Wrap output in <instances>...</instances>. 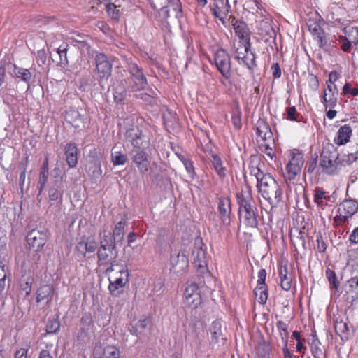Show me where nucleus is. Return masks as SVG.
<instances>
[{"instance_id": "obj_7", "label": "nucleus", "mask_w": 358, "mask_h": 358, "mask_svg": "<svg viewBox=\"0 0 358 358\" xmlns=\"http://www.w3.org/2000/svg\"><path fill=\"white\" fill-rule=\"evenodd\" d=\"M338 165L345 166L344 160L338 157V154L334 157L332 152L327 148H323L320 153V167L322 172L329 175H334L337 173V166Z\"/></svg>"}, {"instance_id": "obj_30", "label": "nucleus", "mask_w": 358, "mask_h": 358, "mask_svg": "<svg viewBox=\"0 0 358 358\" xmlns=\"http://www.w3.org/2000/svg\"><path fill=\"white\" fill-rule=\"evenodd\" d=\"M31 152L29 149H27L23 154V156L19 162L17 172L19 173V179H25L26 173L28 165L29 164V157Z\"/></svg>"}, {"instance_id": "obj_9", "label": "nucleus", "mask_w": 358, "mask_h": 358, "mask_svg": "<svg viewBox=\"0 0 358 358\" xmlns=\"http://www.w3.org/2000/svg\"><path fill=\"white\" fill-rule=\"evenodd\" d=\"M214 62L217 69L226 79L231 78V57L225 49L220 48L214 54Z\"/></svg>"}, {"instance_id": "obj_4", "label": "nucleus", "mask_w": 358, "mask_h": 358, "mask_svg": "<svg viewBox=\"0 0 358 358\" xmlns=\"http://www.w3.org/2000/svg\"><path fill=\"white\" fill-rule=\"evenodd\" d=\"M129 76L127 78L128 87L132 92H139L147 89L148 82L144 70L133 59L127 62Z\"/></svg>"}, {"instance_id": "obj_17", "label": "nucleus", "mask_w": 358, "mask_h": 358, "mask_svg": "<svg viewBox=\"0 0 358 358\" xmlns=\"http://www.w3.org/2000/svg\"><path fill=\"white\" fill-rule=\"evenodd\" d=\"M110 159L114 166L124 165L129 159L124 152V148L119 143H115L111 148Z\"/></svg>"}, {"instance_id": "obj_31", "label": "nucleus", "mask_w": 358, "mask_h": 358, "mask_svg": "<svg viewBox=\"0 0 358 358\" xmlns=\"http://www.w3.org/2000/svg\"><path fill=\"white\" fill-rule=\"evenodd\" d=\"M310 350L314 358H327L325 348L317 338H313L310 344Z\"/></svg>"}, {"instance_id": "obj_41", "label": "nucleus", "mask_w": 358, "mask_h": 358, "mask_svg": "<svg viewBox=\"0 0 358 358\" xmlns=\"http://www.w3.org/2000/svg\"><path fill=\"white\" fill-rule=\"evenodd\" d=\"M167 6L171 7L176 12V17L178 19L183 16V10L180 0H167Z\"/></svg>"}, {"instance_id": "obj_22", "label": "nucleus", "mask_w": 358, "mask_h": 358, "mask_svg": "<svg viewBox=\"0 0 358 358\" xmlns=\"http://www.w3.org/2000/svg\"><path fill=\"white\" fill-rule=\"evenodd\" d=\"M218 211L224 224L230 223L229 215L231 212V201L229 198H220L218 203Z\"/></svg>"}, {"instance_id": "obj_62", "label": "nucleus", "mask_w": 358, "mask_h": 358, "mask_svg": "<svg viewBox=\"0 0 358 358\" xmlns=\"http://www.w3.org/2000/svg\"><path fill=\"white\" fill-rule=\"evenodd\" d=\"M349 218L350 217L345 214H339L336 215L334 217V224L336 227L342 223L348 222Z\"/></svg>"}, {"instance_id": "obj_20", "label": "nucleus", "mask_w": 358, "mask_h": 358, "mask_svg": "<svg viewBox=\"0 0 358 358\" xmlns=\"http://www.w3.org/2000/svg\"><path fill=\"white\" fill-rule=\"evenodd\" d=\"M36 72L35 68L24 69L13 64V73L19 80L26 83L29 87Z\"/></svg>"}, {"instance_id": "obj_56", "label": "nucleus", "mask_w": 358, "mask_h": 358, "mask_svg": "<svg viewBox=\"0 0 358 358\" xmlns=\"http://www.w3.org/2000/svg\"><path fill=\"white\" fill-rule=\"evenodd\" d=\"M350 293H354L358 296V277H352L348 280Z\"/></svg>"}, {"instance_id": "obj_44", "label": "nucleus", "mask_w": 358, "mask_h": 358, "mask_svg": "<svg viewBox=\"0 0 358 358\" xmlns=\"http://www.w3.org/2000/svg\"><path fill=\"white\" fill-rule=\"evenodd\" d=\"M60 328V322L58 317L52 318L48 320L46 324V331L48 334H55Z\"/></svg>"}, {"instance_id": "obj_57", "label": "nucleus", "mask_w": 358, "mask_h": 358, "mask_svg": "<svg viewBox=\"0 0 358 358\" xmlns=\"http://www.w3.org/2000/svg\"><path fill=\"white\" fill-rule=\"evenodd\" d=\"M36 57V62L39 66H42L45 64L47 60V54L43 48L37 51Z\"/></svg>"}, {"instance_id": "obj_18", "label": "nucleus", "mask_w": 358, "mask_h": 358, "mask_svg": "<svg viewBox=\"0 0 358 358\" xmlns=\"http://www.w3.org/2000/svg\"><path fill=\"white\" fill-rule=\"evenodd\" d=\"M66 162L70 168H75L78 164V149L75 142L67 143L64 148Z\"/></svg>"}, {"instance_id": "obj_54", "label": "nucleus", "mask_w": 358, "mask_h": 358, "mask_svg": "<svg viewBox=\"0 0 358 358\" xmlns=\"http://www.w3.org/2000/svg\"><path fill=\"white\" fill-rule=\"evenodd\" d=\"M194 294H200L199 292V286L196 282H191L188 283L187 287L185 289V296H192Z\"/></svg>"}, {"instance_id": "obj_58", "label": "nucleus", "mask_w": 358, "mask_h": 358, "mask_svg": "<svg viewBox=\"0 0 358 358\" xmlns=\"http://www.w3.org/2000/svg\"><path fill=\"white\" fill-rule=\"evenodd\" d=\"M257 301L260 304H265L268 299L267 287L262 288L258 290Z\"/></svg>"}, {"instance_id": "obj_60", "label": "nucleus", "mask_w": 358, "mask_h": 358, "mask_svg": "<svg viewBox=\"0 0 358 358\" xmlns=\"http://www.w3.org/2000/svg\"><path fill=\"white\" fill-rule=\"evenodd\" d=\"M316 241L317 242V249L320 252H324L327 249V244L323 239L320 232L316 235Z\"/></svg>"}, {"instance_id": "obj_48", "label": "nucleus", "mask_w": 358, "mask_h": 358, "mask_svg": "<svg viewBox=\"0 0 358 358\" xmlns=\"http://www.w3.org/2000/svg\"><path fill=\"white\" fill-rule=\"evenodd\" d=\"M185 303L192 308H197L201 303V296L200 294H194L192 296L185 297Z\"/></svg>"}, {"instance_id": "obj_53", "label": "nucleus", "mask_w": 358, "mask_h": 358, "mask_svg": "<svg viewBox=\"0 0 358 358\" xmlns=\"http://www.w3.org/2000/svg\"><path fill=\"white\" fill-rule=\"evenodd\" d=\"M231 121L236 129L239 130L242 127L241 112L238 108L232 112Z\"/></svg>"}, {"instance_id": "obj_8", "label": "nucleus", "mask_w": 358, "mask_h": 358, "mask_svg": "<svg viewBox=\"0 0 358 358\" xmlns=\"http://www.w3.org/2000/svg\"><path fill=\"white\" fill-rule=\"evenodd\" d=\"M94 60L98 81L99 84H101V83L107 81L111 76L113 65L107 55L103 52H96Z\"/></svg>"}, {"instance_id": "obj_59", "label": "nucleus", "mask_w": 358, "mask_h": 358, "mask_svg": "<svg viewBox=\"0 0 358 358\" xmlns=\"http://www.w3.org/2000/svg\"><path fill=\"white\" fill-rule=\"evenodd\" d=\"M88 158L90 159L88 162L101 163L99 153L96 148H93L90 150Z\"/></svg>"}, {"instance_id": "obj_13", "label": "nucleus", "mask_w": 358, "mask_h": 358, "mask_svg": "<svg viewBox=\"0 0 358 358\" xmlns=\"http://www.w3.org/2000/svg\"><path fill=\"white\" fill-rule=\"evenodd\" d=\"M171 270L174 273H180L185 272L189 266V260L185 251L174 250L170 257Z\"/></svg>"}, {"instance_id": "obj_51", "label": "nucleus", "mask_w": 358, "mask_h": 358, "mask_svg": "<svg viewBox=\"0 0 358 358\" xmlns=\"http://www.w3.org/2000/svg\"><path fill=\"white\" fill-rule=\"evenodd\" d=\"M117 6L115 3H106V12L112 19L118 20L120 18V10L117 8Z\"/></svg>"}, {"instance_id": "obj_49", "label": "nucleus", "mask_w": 358, "mask_h": 358, "mask_svg": "<svg viewBox=\"0 0 358 358\" xmlns=\"http://www.w3.org/2000/svg\"><path fill=\"white\" fill-rule=\"evenodd\" d=\"M250 169L251 175L254 176L256 179H266V177L269 179H274L271 173H264L258 166H251Z\"/></svg>"}, {"instance_id": "obj_5", "label": "nucleus", "mask_w": 358, "mask_h": 358, "mask_svg": "<svg viewBox=\"0 0 358 358\" xmlns=\"http://www.w3.org/2000/svg\"><path fill=\"white\" fill-rule=\"evenodd\" d=\"M257 187L264 199L272 206H275L281 200L282 189L277 180H257Z\"/></svg>"}, {"instance_id": "obj_52", "label": "nucleus", "mask_w": 358, "mask_h": 358, "mask_svg": "<svg viewBox=\"0 0 358 358\" xmlns=\"http://www.w3.org/2000/svg\"><path fill=\"white\" fill-rule=\"evenodd\" d=\"M326 276L329 282L330 285L332 286L335 289H338L340 283L337 279L336 273L333 270L327 268L326 270Z\"/></svg>"}, {"instance_id": "obj_38", "label": "nucleus", "mask_w": 358, "mask_h": 358, "mask_svg": "<svg viewBox=\"0 0 358 358\" xmlns=\"http://www.w3.org/2000/svg\"><path fill=\"white\" fill-rule=\"evenodd\" d=\"M317 159L318 155L315 152L311 155L310 159L307 162L305 166V171L309 173H313L315 171H316V173H319V170L320 167H317Z\"/></svg>"}, {"instance_id": "obj_6", "label": "nucleus", "mask_w": 358, "mask_h": 358, "mask_svg": "<svg viewBox=\"0 0 358 358\" xmlns=\"http://www.w3.org/2000/svg\"><path fill=\"white\" fill-rule=\"evenodd\" d=\"M303 164V152L299 149L291 150L289 159L285 167V172L281 169L284 179H294L301 173Z\"/></svg>"}, {"instance_id": "obj_46", "label": "nucleus", "mask_w": 358, "mask_h": 358, "mask_svg": "<svg viewBox=\"0 0 358 358\" xmlns=\"http://www.w3.org/2000/svg\"><path fill=\"white\" fill-rule=\"evenodd\" d=\"M287 267H285V273L282 270L279 273L281 279V287L285 291L289 290L292 287V279L287 276Z\"/></svg>"}, {"instance_id": "obj_34", "label": "nucleus", "mask_w": 358, "mask_h": 358, "mask_svg": "<svg viewBox=\"0 0 358 358\" xmlns=\"http://www.w3.org/2000/svg\"><path fill=\"white\" fill-rule=\"evenodd\" d=\"M150 94L148 93H140L134 94V97L142 100L144 103L149 106H153L156 103V99L157 94L152 88L148 89Z\"/></svg>"}, {"instance_id": "obj_32", "label": "nucleus", "mask_w": 358, "mask_h": 358, "mask_svg": "<svg viewBox=\"0 0 358 358\" xmlns=\"http://www.w3.org/2000/svg\"><path fill=\"white\" fill-rule=\"evenodd\" d=\"M209 155L212 157V163L213 167L220 178H224L226 176V168L223 166V162L221 158L215 153H214L212 150H210Z\"/></svg>"}, {"instance_id": "obj_12", "label": "nucleus", "mask_w": 358, "mask_h": 358, "mask_svg": "<svg viewBox=\"0 0 358 358\" xmlns=\"http://www.w3.org/2000/svg\"><path fill=\"white\" fill-rule=\"evenodd\" d=\"M48 230L45 229H34L27 235V241L30 248L35 251L41 250L46 243Z\"/></svg>"}, {"instance_id": "obj_21", "label": "nucleus", "mask_w": 358, "mask_h": 358, "mask_svg": "<svg viewBox=\"0 0 358 358\" xmlns=\"http://www.w3.org/2000/svg\"><path fill=\"white\" fill-rule=\"evenodd\" d=\"M110 284L108 286L110 294L115 297L120 296L124 292V287L126 285L127 278L124 274L121 278H109Z\"/></svg>"}, {"instance_id": "obj_35", "label": "nucleus", "mask_w": 358, "mask_h": 358, "mask_svg": "<svg viewBox=\"0 0 358 358\" xmlns=\"http://www.w3.org/2000/svg\"><path fill=\"white\" fill-rule=\"evenodd\" d=\"M69 45L62 43L57 49V52L59 57V64L62 68H66L68 66L69 61L67 58V51Z\"/></svg>"}, {"instance_id": "obj_3", "label": "nucleus", "mask_w": 358, "mask_h": 358, "mask_svg": "<svg viewBox=\"0 0 358 358\" xmlns=\"http://www.w3.org/2000/svg\"><path fill=\"white\" fill-rule=\"evenodd\" d=\"M126 120L128 122H127V125L125 127V131L124 132L125 142L130 143L133 148L148 147L150 140L148 139L142 129L138 125V118L131 117L126 118Z\"/></svg>"}, {"instance_id": "obj_1", "label": "nucleus", "mask_w": 358, "mask_h": 358, "mask_svg": "<svg viewBox=\"0 0 358 358\" xmlns=\"http://www.w3.org/2000/svg\"><path fill=\"white\" fill-rule=\"evenodd\" d=\"M238 205V218L240 222L249 227L256 228L259 225V214L256 202L250 191L243 189L236 195Z\"/></svg>"}, {"instance_id": "obj_14", "label": "nucleus", "mask_w": 358, "mask_h": 358, "mask_svg": "<svg viewBox=\"0 0 358 358\" xmlns=\"http://www.w3.org/2000/svg\"><path fill=\"white\" fill-rule=\"evenodd\" d=\"M225 328L222 327V322L219 320L213 321L210 327V345L220 346L224 344L226 338L224 334Z\"/></svg>"}, {"instance_id": "obj_45", "label": "nucleus", "mask_w": 358, "mask_h": 358, "mask_svg": "<svg viewBox=\"0 0 358 358\" xmlns=\"http://www.w3.org/2000/svg\"><path fill=\"white\" fill-rule=\"evenodd\" d=\"M276 327L280 332L282 343H287V338L289 336L287 324L285 322L279 320L276 323Z\"/></svg>"}, {"instance_id": "obj_15", "label": "nucleus", "mask_w": 358, "mask_h": 358, "mask_svg": "<svg viewBox=\"0 0 358 358\" xmlns=\"http://www.w3.org/2000/svg\"><path fill=\"white\" fill-rule=\"evenodd\" d=\"M129 89L127 80H121L117 82V85L113 86V96L114 102L117 107L123 108Z\"/></svg>"}, {"instance_id": "obj_19", "label": "nucleus", "mask_w": 358, "mask_h": 358, "mask_svg": "<svg viewBox=\"0 0 358 358\" xmlns=\"http://www.w3.org/2000/svg\"><path fill=\"white\" fill-rule=\"evenodd\" d=\"M250 55L251 58H249L248 54L241 56L238 54L235 56L234 59L238 62L240 64H243L249 71L250 74L252 76L255 73V69L257 67V55L255 52H250Z\"/></svg>"}, {"instance_id": "obj_33", "label": "nucleus", "mask_w": 358, "mask_h": 358, "mask_svg": "<svg viewBox=\"0 0 358 358\" xmlns=\"http://www.w3.org/2000/svg\"><path fill=\"white\" fill-rule=\"evenodd\" d=\"M85 171L91 179L99 178L102 175L101 163L87 162L85 166Z\"/></svg>"}, {"instance_id": "obj_55", "label": "nucleus", "mask_w": 358, "mask_h": 358, "mask_svg": "<svg viewBox=\"0 0 358 358\" xmlns=\"http://www.w3.org/2000/svg\"><path fill=\"white\" fill-rule=\"evenodd\" d=\"M314 39L317 41V45L320 48L323 49L324 51H327L325 49V46L327 44V39L324 31H322L321 33H319V34L315 36L314 37Z\"/></svg>"}, {"instance_id": "obj_61", "label": "nucleus", "mask_w": 358, "mask_h": 358, "mask_svg": "<svg viewBox=\"0 0 358 358\" xmlns=\"http://www.w3.org/2000/svg\"><path fill=\"white\" fill-rule=\"evenodd\" d=\"M182 162L183 163L187 171L190 174V177L194 178L195 173L193 162L187 158L185 159Z\"/></svg>"}, {"instance_id": "obj_64", "label": "nucleus", "mask_w": 358, "mask_h": 358, "mask_svg": "<svg viewBox=\"0 0 358 358\" xmlns=\"http://www.w3.org/2000/svg\"><path fill=\"white\" fill-rule=\"evenodd\" d=\"M272 76L274 79L280 78L282 75L281 69L278 63H274L271 65Z\"/></svg>"}, {"instance_id": "obj_29", "label": "nucleus", "mask_w": 358, "mask_h": 358, "mask_svg": "<svg viewBox=\"0 0 358 358\" xmlns=\"http://www.w3.org/2000/svg\"><path fill=\"white\" fill-rule=\"evenodd\" d=\"M96 80L94 76L88 75L83 76L79 80V90L83 92H89L96 87Z\"/></svg>"}, {"instance_id": "obj_16", "label": "nucleus", "mask_w": 358, "mask_h": 358, "mask_svg": "<svg viewBox=\"0 0 358 358\" xmlns=\"http://www.w3.org/2000/svg\"><path fill=\"white\" fill-rule=\"evenodd\" d=\"M64 119L66 122L71 124L76 129L85 127L86 123L85 115L81 114L75 108H70L65 112Z\"/></svg>"}, {"instance_id": "obj_24", "label": "nucleus", "mask_w": 358, "mask_h": 358, "mask_svg": "<svg viewBox=\"0 0 358 358\" xmlns=\"http://www.w3.org/2000/svg\"><path fill=\"white\" fill-rule=\"evenodd\" d=\"M352 135V130L349 124L341 126L334 138V143L338 145H343L348 143Z\"/></svg>"}, {"instance_id": "obj_11", "label": "nucleus", "mask_w": 358, "mask_h": 358, "mask_svg": "<svg viewBox=\"0 0 358 358\" xmlns=\"http://www.w3.org/2000/svg\"><path fill=\"white\" fill-rule=\"evenodd\" d=\"M120 220L117 222L113 229V233L104 231L102 236H108L112 241L117 245H122L124 241L125 234V227L127 226V215H120Z\"/></svg>"}, {"instance_id": "obj_23", "label": "nucleus", "mask_w": 358, "mask_h": 358, "mask_svg": "<svg viewBox=\"0 0 358 358\" xmlns=\"http://www.w3.org/2000/svg\"><path fill=\"white\" fill-rule=\"evenodd\" d=\"M194 264L198 267L200 273H204L207 268V260L205 250L201 248H196L192 251Z\"/></svg>"}, {"instance_id": "obj_42", "label": "nucleus", "mask_w": 358, "mask_h": 358, "mask_svg": "<svg viewBox=\"0 0 358 358\" xmlns=\"http://www.w3.org/2000/svg\"><path fill=\"white\" fill-rule=\"evenodd\" d=\"M103 358H120V350L114 345H108L103 350Z\"/></svg>"}, {"instance_id": "obj_2", "label": "nucleus", "mask_w": 358, "mask_h": 358, "mask_svg": "<svg viewBox=\"0 0 358 358\" xmlns=\"http://www.w3.org/2000/svg\"><path fill=\"white\" fill-rule=\"evenodd\" d=\"M117 244L114 243L110 237L100 234L99 247L97 250V265L99 267L110 266L106 271V274H110L115 271L117 266L116 258L118 255Z\"/></svg>"}, {"instance_id": "obj_47", "label": "nucleus", "mask_w": 358, "mask_h": 358, "mask_svg": "<svg viewBox=\"0 0 358 358\" xmlns=\"http://www.w3.org/2000/svg\"><path fill=\"white\" fill-rule=\"evenodd\" d=\"M33 281L34 278L31 276L21 280L20 290L22 292L24 293L25 296H27L30 294L31 292V285Z\"/></svg>"}, {"instance_id": "obj_25", "label": "nucleus", "mask_w": 358, "mask_h": 358, "mask_svg": "<svg viewBox=\"0 0 358 358\" xmlns=\"http://www.w3.org/2000/svg\"><path fill=\"white\" fill-rule=\"evenodd\" d=\"M358 210V202L353 199H345L339 204L338 213L345 214L350 217Z\"/></svg>"}, {"instance_id": "obj_10", "label": "nucleus", "mask_w": 358, "mask_h": 358, "mask_svg": "<svg viewBox=\"0 0 358 358\" xmlns=\"http://www.w3.org/2000/svg\"><path fill=\"white\" fill-rule=\"evenodd\" d=\"M148 148H133L129 153L132 163L135 164L140 173L143 174L147 173L150 167L148 155L145 151V149Z\"/></svg>"}, {"instance_id": "obj_43", "label": "nucleus", "mask_w": 358, "mask_h": 358, "mask_svg": "<svg viewBox=\"0 0 358 358\" xmlns=\"http://www.w3.org/2000/svg\"><path fill=\"white\" fill-rule=\"evenodd\" d=\"M308 31L313 35L315 37L319 33L324 31L320 26V24L315 20L309 19L306 22Z\"/></svg>"}, {"instance_id": "obj_50", "label": "nucleus", "mask_w": 358, "mask_h": 358, "mask_svg": "<svg viewBox=\"0 0 358 358\" xmlns=\"http://www.w3.org/2000/svg\"><path fill=\"white\" fill-rule=\"evenodd\" d=\"M266 277V272L265 269H261L258 273V280H257V286L254 290V293L255 296L258 295V290L266 287L265 283V280Z\"/></svg>"}, {"instance_id": "obj_28", "label": "nucleus", "mask_w": 358, "mask_h": 358, "mask_svg": "<svg viewBox=\"0 0 358 358\" xmlns=\"http://www.w3.org/2000/svg\"><path fill=\"white\" fill-rule=\"evenodd\" d=\"M231 23L234 27V32L240 40L250 36V31L246 22L234 18Z\"/></svg>"}, {"instance_id": "obj_37", "label": "nucleus", "mask_w": 358, "mask_h": 358, "mask_svg": "<svg viewBox=\"0 0 358 358\" xmlns=\"http://www.w3.org/2000/svg\"><path fill=\"white\" fill-rule=\"evenodd\" d=\"M52 287L50 285L41 286L38 289L36 292V302L39 303L40 301L49 297L52 294Z\"/></svg>"}, {"instance_id": "obj_40", "label": "nucleus", "mask_w": 358, "mask_h": 358, "mask_svg": "<svg viewBox=\"0 0 358 358\" xmlns=\"http://www.w3.org/2000/svg\"><path fill=\"white\" fill-rule=\"evenodd\" d=\"M111 275L112 278H122L124 274L127 278V282L129 281V271L128 268L126 265L120 264L117 263V266H115V271Z\"/></svg>"}, {"instance_id": "obj_26", "label": "nucleus", "mask_w": 358, "mask_h": 358, "mask_svg": "<svg viewBox=\"0 0 358 358\" xmlns=\"http://www.w3.org/2000/svg\"><path fill=\"white\" fill-rule=\"evenodd\" d=\"M257 135L262 137L264 141L272 139L273 134L269 124L264 120L259 118L257 123Z\"/></svg>"}, {"instance_id": "obj_39", "label": "nucleus", "mask_w": 358, "mask_h": 358, "mask_svg": "<svg viewBox=\"0 0 358 358\" xmlns=\"http://www.w3.org/2000/svg\"><path fill=\"white\" fill-rule=\"evenodd\" d=\"M285 112L287 115V120L290 121H296L297 122H304L303 117L297 112L295 106L287 107Z\"/></svg>"}, {"instance_id": "obj_27", "label": "nucleus", "mask_w": 358, "mask_h": 358, "mask_svg": "<svg viewBox=\"0 0 358 358\" xmlns=\"http://www.w3.org/2000/svg\"><path fill=\"white\" fill-rule=\"evenodd\" d=\"M189 335L201 342L206 335V326L202 321L197 320L189 325Z\"/></svg>"}, {"instance_id": "obj_63", "label": "nucleus", "mask_w": 358, "mask_h": 358, "mask_svg": "<svg viewBox=\"0 0 358 358\" xmlns=\"http://www.w3.org/2000/svg\"><path fill=\"white\" fill-rule=\"evenodd\" d=\"M306 234L301 230L296 238V244L301 246L303 249H306Z\"/></svg>"}, {"instance_id": "obj_36", "label": "nucleus", "mask_w": 358, "mask_h": 358, "mask_svg": "<svg viewBox=\"0 0 358 358\" xmlns=\"http://www.w3.org/2000/svg\"><path fill=\"white\" fill-rule=\"evenodd\" d=\"M336 334L343 339H348L349 336V326L346 322L343 321H336L334 324Z\"/></svg>"}]
</instances>
